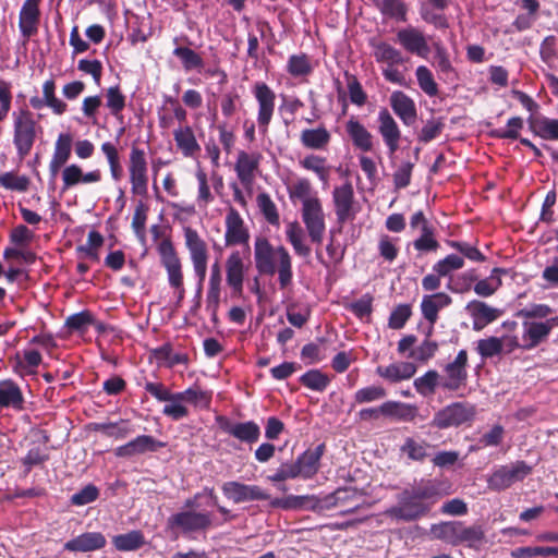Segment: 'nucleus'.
I'll return each mask as SVG.
<instances>
[{
	"label": "nucleus",
	"instance_id": "obj_47",
	"mask_svg": "<svg viewBox=\"0 0 558 558\" xmlns=\"http://www.w3.org/2000/svg\"><path fill=\"white\" fill-rule=\"evenodd\" d=\"M287 239L298 255L307 257L311 254L310 246L305 245L302 241L303 230L296 221L289 223L287 229Z\"/></svg>",
	"mask_w": 558,
	"mask_h": 558
},
{
	"label": "nucleus",
	"instance_id": "obj_11",
	"mask_svg": "<svg viewBox=\"0 0 558 558\" xmlns=\"http://www.w3.org/2000/svg\"><path fill=\"white\" fill-rule=\"evenodd\" d=\"M147 162L142 149L133 147L130 155V181L133 194L147 195Z\"/></svg>",
	"mask_w": 558,
	"mask_h": 558
},
{
	"label": "nucleus",
	"instance_id": "obj_32",
	"mask_svg": "<svg viewBox=\"0 0 558 558\" xmlns=\"http://www.w3.org/2000/svg\"><path fill=\"white\" fill-rule=\"evenodd\" d=\"M434 446L426 440H416L408 437L401 446L400 451L405 454L410 460L416 462H424L427 458L432 457L430 450Z\"/></svg>",
	"mask_w": 558,
	"mask_h": 558
},
{
	"label": "nucleus",
	"instance_id": "obj_35",
	"mask_svg": "<svg viewBox=\"0 0 558 558\" xmlns=\"http://www.w3.org/2000/svg\"><path fill=\"white\" fill-rule=\"evenodd\" d=\"M330 141V133L324 126L305 129L301 133V143L311 149H323Z\"/></svg>",
	"mask_w": 558,
	"mask_h": 558
},
{
	"label": "nucleus",
	"instance_id": "obj_61",
	"mask_svg": "<svg viewBox=\"0 0 558 558\" xmlns=\"http://www.w3.org/2000/svg\"><path fill=\"white\" fill-rule=\"evenodd\" d=\"M173 54L181 59L184 69L187 71L203 65V59L201 56L191 48L177 47L173 50Z\"/></svg>",
	"mask_w": 558,
	"mask_h": 558
},
{
	"label": "nucleus",
	"instance_id": "obj_64",
	"mask_svg": "<svg viewBox=\"0 0 558 558\" xmlns=\"http://www.w3.org/2000/svg\"><path fill=\"white\" fill-rule=\"evenodd\" d=\"M437 350L438 343L426 339L417 348L410 351L409 357L417 362H427L435 355Z\"/></svg>",
	"mask_w": 558,
	"mask_h": 558
},
{
	"label": "nucleus",
	"instance_id": "obj_31",
	"mask_svg": "<svg viewBox=\"0 0 558 558\" xmlns=\"http://www.w3.org/2000/svg\"><path fill=\"white\" fill-rule=\"evenodd\" d=\"M485 539V531L482 525L465 526L460 521V527L457 532L456 546L465 545L470 548L478 549Z\"/></svg>",
	"mask_w": 558,
	"mask_h": 558
},
{
	"label": "nucleus",
	"instance_id": "obj_19",
	"mask_svg": "<svg viewBox=\"0 0 558 558\" xmlns=\"http://www.w3.org/2000/svg\"><path fill=\"white\" fill-rule=\"evenodd\" d=\"M245 266L239 251H234L226 260V280L234 295H242Z\"/></svg>",
	"mask_w": 558,
	"mask_h": 558
},
{
	"label": "nucleus",
	"instance_id": "obj_37",
	"mask_svg": "<svg viewBox=\"0 0 558 558\" xmlns=\"http://www.w3.org/2000/svg\"><path fill=\"white\" fill-rule=\"evenodd\" d=\"M258 158L259 156L251 157L243 150L239 153L235 171L242 183L250 182L253 179L254 171L258 168Z\"/></svg>",
	"mask_w": 558,
	"mask_h": 558
},
{
	"label": "nucleus",
	"instance_id": "obj_59",
	"mask_svg": "<svg viewBox=\"0 0 558 558\" xmlns=\"http://www.w3.org/2000/svg\"><path fill=\"white\" fill-rule=\"evenodd\" d=\"M288 72L293 76H303L312 72V65L306 54H293L289 58Z\"/></svg>",
	"mask_w": 558,
	"mask_h": 558
},
{
	"label": "nucleus",
	"instance_id": "obj_9",
	"mask_svg": "<svg viewBox=\"0 0 558 558\" xmlns=\"http://www.w3.org/2000/svg\"><path fill=\"white\" fill-rule=\"evenodd\" d=\"M161 265L168 274L169 284L172 288H181L183 283L182 265L169 239L162 240L158 245Z\"/></svg>",
	"mask_w": 558,
	"mask_h": 558
},
{
	"label": "nucleus",
	"instance_id": "obj_8",
	"mask_svg": "<svg viewBox=\"0 0 558 558\" xmlns=\"http://www.w3.org/2000/svg\"><path fill=\"white\" fill-rule=\"evenodd\" d=\"M223 495L234 504L248 501H263L270 498L262 487L257 485H246L236 481L226 482L222 487Z\"/></svg>",
	"mask_w": 558,
	"mask_h": 558
},
{
	"label": "nucleus",
	"instance_id": "obj_55",
	"mask_svg": "<svg viewBox=\"0 0 558 558\" xmlns=\"http://www.w3.org/2000/svg\"><path fill=\"white\" fill-rule=\"evenodd\" d=\"M0 185L7 190L25 192L29 185V179L25 175H16L14 172L0 173Z\"/></svg>",
	"mask_w": 558,
	"mask_h": 558
},
{
	"label": "nucleus",
	"instance_id": "obj_12",
	"mask_svg": "<svg viewBox=\"0 0 558 558\" xmlns=\"http://www.w3.org/2000/svg\"><path fill=\"white\" fill-rule=\"evenodd\" d=\"M254 96L258 102L257 122L262 132L266 133L274 114L276 95L266 83L258 82L254 86Z\"/></svg>",
	"mask_w": 558,
	"mask_h": 558
},
{
	"label": "nucleus",
	"instance_id": "obj_20",
	"mask_svg": "<svg viewBox=\"0 0 558 558\" xmlns=\"http://www.w3.org/2000/svg\"><path fill=\"white\" fill-rule=\"evenodd\" d=\"M107 539L100 532H85L68 541L63 548L74 553H87L101 549L106 546Z\"/></svg>",
	"mask_w": 558,
	"mask_h": 558
},
{
	"label": "nucleus",
	"instance_id": "obj_18",
	"mask_svg": "<svg viewBox=\"0 0 558 558\" xmlns=\"http://www.w3.org/2000/svg\"><path fill=\"white\" fill-rule=\"evenodd\" d=\"M250 234L239 211L231 207L226 217V245L246 244Z\"/></svg>",
	"mask_w": 558,
	"mask_h": 558
},
{
	"label": "nucleus",
	"instance_id": "obj_29",
	"mask_svg": "<svg viewBox=\"0 0 558 558\" xmlns=\"http://www.w3.org/2000/svg\"><path fill=\"white\" fill-rule=\"evenodd\" d=\"M24 397L20 387L12 380L0 383V408L22 410Z\"/></svg>",
	"mask_w": 558,
	"mask_h": 558
},
{
	"label": "nucleus",
	"instance_id": "obj_17",
	"mask_svg": "<svg viewBox=\"0 0 558 558\" xmlns=\"http://www.w3.org/2000/svg\"><path fill=\"white\" fill-rule=\"evenodd\" d=\"M465 311L473 318V330L475 331H481L502 314L501 310L489 306L487 303L478 300L470 301L465 306Z\"/></svg>",
	"mask_w": 558,
	"mask_h": 558
},
{
	"label": "nucleus",
	"instance_id": "obj_50",
	"mask_svg": "<svg viewBox=\"0 0 558 558\" xmlns=\"http://www.w3.org/2000/svg\"><path fill=\"white\" fill-rule=\"evenodd\" d=\"M417 84L420 88L427 94L429 97H434L438 94V86L435 82L430 70L425 65L417 66L415 71Z\"/></svg>",
	"mask_w": 558,
	"mask_h": 558
},
{
	"label": "nucleus",
	"instance_id": "obj_24",
	"mask_svg": "<svg viewBox=\"0 0 558 558\" xmlns=\"http://www.w3.org/2000/svg\"><path fill=\"white\" fill-rule=\"evenodd\" d=\"M270 506L283 510H316L317 508H323V506H320V500L313 495H289L282 498H275L270 501Z\"/></svg>",
	"mask_w": 558,
	"mask_h": 558
},
{
	"label": "nucleus",
	"instance_id": "obj_62",
	"mask_svg": "<svg viewBox=\"0 0 558 558\" xmlns=\"http://www.w3.org/2000/svg\"><path fill=\"white\" fill-rule=\"evenodd\" d=\"M387 396L385 388L380 386H368L359 389L354 393V400L356 403H368L377 400H381Z\"/></svg>",
	"mask_w": 558,
	"mask_h": 558
},
{
	"label": "nucleus",
	"instance_id": "obj_27",
	"mask_svg": "<svg viewBox=\"0 0 558 558\" xmlns=\"http://www.w3.org/2000/svg\"><path fill=\"white\" fill-rule=\"evenodd\" d=\"M376 373L390 383H398L413 377L416 366L411 362H398L388 366H378Z\"/></svg>",
	"mask_w": 558,
	"mask_h": 558
},
{
	"label": "nucleus",
	"instance_id": "obj_53",
	"mask_svg": "<svg viewBox=\"0 0 558 558\" xmlns=\"http://www.w3.org/2000/svg\"><path fill=\"white\" fill-rule=\"evenodd\" d=\"M476 350L483 359H490L499 355L504 351V341L497 337L481 339L477 342Z\"/></svg>",
	"mask_w": 558,
	"mask_h": 558
},
{
	"label": "nucleus",
	"instance_id": "obj_44",
	"mask_svg": "<svg viewBox=\"0 0 558 558\" xmlns=\"http://www.w3.org/2000/svg\"><path fill=\"white\" fill-rule=\"evenodd\" d=\"M94 429L116 439H124L132 433L129 422L124 420H120L119 422L96 423Z\"/></svg>",
	"mask_w": 558,
	"mask_h": 558
},
{
	"label": "nucleus",
	"instance_id": "obj_25",
	"mask_svg": "<svg viewBox=\"0 0 558 558\" xmlns=\"http://www.w3.org/2000/svg\"><path fill=\"white\" fill-rule=\"evenodd\" d=\"M325 448V444H319L315 449H307L296 458V462L300 465L299 468L302 471L303 480H310L317 474Z\"/></svg>",
	"mask_w": 558,
	"mask_h": 558
},
{
	"label": "nucleus",
	"instance_id": "obj_21",
	"mask_svg": "<svg viewBox=\"0 0 558 558\" xmlns=\"http://www.w3.org/2000/svg\"><path fill=\"white\" fill-rule=\"evenodd\" d=\"M41 0H25L20 11L19 27L25 38H29L37 33L40 11L39 3Z\"/></svg>",
	"mask_w": 558,
	"mask_h": 558
},
{
	"label": "nucleus",
	"instance_id": "obj_60",
	"mask_svg": "<svg viewBox=\"0 0 558 558\" xmlns=\"http://www.w3.org/2000/svg\"><path fill=\"white\" fill-rule=\"evenodd\" d=\"M448 245L472 262H484L486 259L478 248L469 242L450 240Z\"/></svg>",
	"mask_w": 558,
	"mask_h": 558
},
{
	"label": "nucleus",
	"instance_id": "obj_26",
	"mask_svg": "<svg viewBox=\"0 0 558 558\" xmlns=\"http://www.w3.org/2000/svg\"><path fill=\"white\" fill-rule=\"evenodd\" d=\"M523 350H532L542 343L550 333L551 329L547 322H524Z\"/></svg>",
	"mask_w": 558,
	"mask_h": 558
},
{
	"label": "nucleus",
	"instance_id": "obj_14",
	"mask_svg": "<svg viewBox=\"0 0 558 558\" xmlns=\"http://www.w3.org/2000/svg\"><path fill=\"white\" fill-rule=\"evenodd\" d=\"M165 446V442L157 440L150 435H140L129 442L117 447L114 456L118 458H132L147 452H156Z\"/></svg>",
	"mask_w": 558,
	"mask_h": 558
},
{
	"label": "nucleus",
	"instance_id": "obj_42",
	"mask_svg": "<svg viewBox=\"0 0 558 558\" xmlns=\"http://www.w3.org/2000/svg\"><path fill=\"white\" fill-rule=\"evenodd\" d=\"M530 128L534 134L544 140H558V119L543 118L541 120H530Z\"/></svg>",
	"mask_w": 558,
	"mask_h": 558
},
{
	"label": "nucleus",
	"instance_id": "obj_1",
	"mask_svg": "<svg viewBox=\"0 0 558 558\" xmlns=\"http://www.w3.org/2000/svg\"><path fill=\"white\" fill-rule=\"evenodd\" d=\"M445 483L422 478L397 495V504L386 510V515L396 521L413 522L426 517L433 507L449 492Z\"/></svg>",
	"mask_w": 558,
	"mask_h": 558
},
{
	"label": "nucleus",
	"instance_id": "obj_34",
	"mask_svg": "<svg viewBox=\"0 0 558 558\" xmlns=\"http://www.w3.org/2000/svg\"><path fill=\"white\" fill-rule=\"evenodd\" d=\"M446 378L441 380L440 387L445 390L457 391L465 385L468 379V371L464 367L448 363L445 366Z\"/></svg>",
	"mask_w": 558,
	"mask_h": 558
},
{
	"label": "nucleus",
	"instance_id": "obj_10",
	"mask_svg": "<svg viewBox=\"0 0 558 558\" xmlns=\"http://www.w3.org/2000/svg\"><path fill=\"white\" fill-rule=\"evenodd\" d=\"M396 41L409 53L421 58H427L430 48L424 33L413 26L401 28L397 32Z\"/></svg>",
	"mask_w": 558,
	"mask_h": 558
},
{
	"label": "nucleus",
	"instance_id": "obj_43",
	"mask_svg": "<svg viewBox=\"0 0 558 558\" xmlns=\"http://www.w3.org/2000/svg\"><path fill=\"white\" fill-rule=\"evenodd\" d=\"M174 140L178 147L183 151L185 156H192L195 151L201 149L190 126L175 130Z\"/></svg>",
	"mask_w": 558,
	"mask_h": 558
},
{
	"label": "nucleus",
	"instance_id": "obj_40",
	"mask_svg": "<svg viewBox=\"0 0 558 558\" xmlns=\"http://www.w3.org/2000/svg\"><path fill=\"white\" fill-rule=\"evenodd\" d=\"M459 527L460 521L440 522L430 526V534L435 539L456 546L457 532Z\"/></svg>",
	"mask_w": 558,
	"mask_h": 558
},
{
	"label": "nucleus",
	"instance_id": "obj_6",
	"mask_svg": "<svg viewBox=\"0 0 558 558\" xmlns=\"http://www.w3.org/2000/svg\"><path fill=\"white\" fill-rule=\"evenodd\" d=\"M532 472V468L524 461H517L510 465H501L487 480L488 487L500 492L513 483L522 481Z\"/></svg>",
	"mask_w": 558,
	"mask_h": 558
},
{
	"label": "nucleus",
	"instance_id": "obj_38",
	"mask_svg": "<svg viewBox=\"0 0 558 558\" xmlns=\"http://www.w3.org/2000/svg\"><path fill=\"white\" fill-rule=\"evenodd\" d=\"M435 54H434V66L437 69L441 77L446 81H454L457 78L456 70L453 69L448 53L444 46L440 44H435Z\"/></svg>",
	"mask_w": 558,
	"mask_h": 558
},
{
	"label": "nucleus",
	"instance_id": "obj_33",
	"mask_svg": "<svg viewBox=\"0 0 558 558\" xmlns=\"http://www.w3.org/2000/svg\"><path fill=\"white\" fill-rule=\"evenodd\" d=\"M347 132L351 137L353 145L363 151H369L373 148V135L357 120L350 119L347 123Z\"/></svg>",
	"mask_w": 558,
	"mask_h": 558
},
{
	"label": "nucleus",
	"instance_id": "obj_4",
	"mask_svg": "<svg viewBox=\"0 0 558 558\" xmlns=\"http://www.w3.org/2000/svg\"><path fill=\"white\" fill-rule=\"evenodd\" d=\"M13 144L20 159L29 155L36 140V122L31 111L23 109L14 113Z\"/></svg>",
	"mask_w": 558,
	"mask_h": 558
},
{
	"label": "nucleus",
	"instance_id": "obj_39",
	"mask_svg": "<svg viewBox=\"0 0 558 558\" xmlns=\"http://www.w3.org/2000/svg\"><path fill=\"white\" fill-rule=\"evenodd\" d=\"M374 3L383 15L401 22L407 21L408 8L402 0H375Z\"/></svg>",
	"mask_w": 558,
	"mask_h": 558
},
{
	"label": "nucleus",
	"instance_id": "obj_22",
	"mask_svg": "<svg viewBox=\"0 0 558 558\" xmlns=\"http://www.w3.org/2000/svg\"><path fill=\"white\" fill-rule=\"evenodd\" d=\"M378 121L379 133L383 136L385 144L389 148V153L392 155L399 148V140L401 137L399 126L386 108H383L379 111Z\"/></svg>",
	"mask_w": 558,
	"mask_h": 558
},
{
	"label": "nucleus",
	"instance_id": "obj_49",
	"mask_svg": "<svg viewBox=\"0 0 558 558\" xmlns=\"http://www.w3.org/2000/svg\"><path fill=\"white\" fill-rule=\"evenodd\" d=\"M413 246L421 253L436 252L439 248V242L435 239L434 227H424L421 235L413 241Z\"/></svg>",
	"mask_w": 558,
	"mask_h": 558
},
{
	"label": "nucleus",
	"instance_id": "obj_36",
	"mask_svg": "<svg viewBox=\"0 0 558 558\" xmlns=\"http://www.w3.org/2000/svg\"><path fill=\"white\" fill-rule=\"evenodd\" d=\"M112 543L117 550L131 551L141 548L145 544V541L141 531L133 530L125 534L113 536Z\"/></svg>",
	"mask_w": 558,
	"mask_h": 558
},
{
	"label": "nucleus",
	"instance_id": "obj_52",
	"mask_svg": "<svg viewBox=\"0 0 558 558\" xmlns=\"http://www.w3.org/2000/svg\"><path fill=\"white\" fill-rule=\"evenodd\" d=\"M296 460L293 462H284L276 470L272 475L268 476V480L272 483L284 482L287 480H293L296 477L302 478V471L299 468Z\"/></svg>",
	"mask_w": 558,
	"mask_h": 558
},
{
	"label": "nucleus",
	"instance_id": "obj_51",
	"mask_svg": "<svg viewBox=\"0 0 558 558\" xmlns=\"http://www.w3.org/2000/svg\"><path fill=\"white\" fill-rule=\"evenodd\" d=\"M54 89V81H46L43 86L44 100L46 101V106L51 108L56 114H62L66 110V104L56 97Z\"/></svg>",
	"mask_w": 558,
	"mask_h": 558
},
{
	"label": "nucleus",
	"instance_id": "obj_57",
	"mask_svg": "<svg viewBox=\"0 0 558 558\" xmlns=\"http://www.w3.org/2000/svg\"><path fill=\"white\" fill-rule=\"evenodd\" d=\"M373 296L369 293L362 295L359 300L345 305V308L353 313L357 318L371 316L373 312Z\"/></svg>",
	"mask_w": 558,
	"mask_h": 558
},
{
	"label": "nucleus",
	"instance_id": "obj_16",
	"mask_svg": "<svg viewBox=\"0 0 558 558\" xmlns=\"http://www.w3.org/2000/svg\"><path fill=\"white\" fill-rule=\"evenodd\" d=\"M221 429L230 436L245 444H254L259 439L260 427L254 421L232 423L228 418H220Z\"/></svg>",
	"mask_w": 558,
	"mask_h": 558
},
{
	"label": "nucleus",
	"instance_id": "obj_46",
	"mask_svg": "<svg viewBox=\"0 0 558 558\" xmlns=\"http://www.w3.org/2000/svg\"><path fill=\"white\" fill-rule=\"evenodd\" d=\"M300 383L311 390L323 392L330 383V378L319 369H310L300 377Z\"/></svg>",
	"mask_w": 558,
	"mask_h": 558
},
{
	"label": "nucleus",
	"instance_id": "obj_30",
	"mask_svg": "<svg viewBox=\"0 0 558 558\" xmlns=\"http://www.w3.org/2000/svg\"><path fill=\"white\" fill-rule=\"evenodd\" d=\"M383 416L396 418L398 421H413L417 414V408L412 404L399 401H387L380 405Z\"/></svg>",
	"mask_w": 558,
	"mask_h": 558
},
{
	"label": "nucleus",
	"instance_id": "obj_23",
	"mask_svg": "<svg viewBox=\"0 0 558 558\" xmlns=\"http://www.w3.org/2000/svg\"><path fill=\"white\" fill-rule=\"evenodd\" d=\"M390 106L393 112L405 125H413L417 118L415 102L407 94L396 90L390 96Z\"/></svg>",
	"mask_w": 558,
	"mask_h": 558
},
{
	"label": "nucleus",
	"instance_id": "obj_3",
	"mask_svg": "<svg viewBox=\"0 0 558 558\" xmlns=\"http://www.w3.org/2000/svg\"><path fill=\"white\" fill-rule=\"evenodd\" d=\"M475 414V405L469 402H453L435 413L430 426L438 429L459 427L472 422Z\"/></svg>",
	"mask_w": 558,
	"mask_h": 558
},
{
	"label": "nucleus",
	"instance_id": "obj_63",
	"mask_svg": "<svg viewBox=\"0 0 558 558\" xmlns=\"http://www.w3.org/2000/svg\"><path fill=\"white\" fill-rule=\"evenodd\" d=\"M106 106L113 116L119 114L125 107V96L121 93L118 85L111 86L107 89Z\"/></svg>",
	"mask_w": 558,
	"mask_h": 558
},
{
	"label": "nucleus",
	"instance_id": "obj_13",
	"mask_svg": "<svg viewBox=\"0 0 558 558\" xmlns=\"http://www.w3.org/2000/svg\"><path fill=\"white\" fill-rule=\"evenodd\" d=\"M278 247H274L267 238L257 236L254 243L255 267L260 275L274 276L276 274L275 257Z\"/></svg>",
	"mask_w": 558,
	"mask_h": 558
},
{
	"label": "nucleus",
	"instance_id": "obj_56",
	"mask_svg": "<svg viewBox=\"0 0 558 558\" xmlns=\"http://www.w3.org/2000/svg\"><path fill=\"white\" fill-rule=\"evenodd\" d=\"M464 266L462 256L450 254L433 266V270L439 276H448L451 271L461 269Z\"/></svg>",
	"mask_w": 558,
	"mask_h": 558
},
{
	"label": "nucleus",
	"instance_id": "obj_45",
	"mask_svg": "<svg viewBox=\"0 0 558 558\" xmlns=\"http://www.w3.org/2000/svg\"><path fill=\"white\" fill-rule=\"evenodd\" d=\"M278 275L280 288H287L292 281L291 256L284 246H278Z\"/></svg>",
	"mask_w": 558,
	"mask_h": 558
},
{
	"label": "nucleus",
	"instance_id": "obj_7",
	"mask_svg": "<svg viewBox=\"0 0 558 558\" xmlns=\"http://www.w3.org/2000/svg\"><path fill=\"white\" fill-rule=\"evenodd\" d=\"M302 219L311 241L320 244L325 233V216L319 199L305 201L302 208Z\"/></svg>",
	"mask_w": 558,
	"mask_h": 558
},
{
	"label": "nucleus",
	"instance_id": "obj_48",
	"mask_svg": "<svg viewBox=\"0 0 558 558\" xmlns=\"http://www.w3.org/2000/svg\"><path fill=\"white\" fill-rule=\"evenodd\" d=\"M440 375L437 371H427L423 376L415 378L414 387L422 396L432 395L435 392L436 387L440 386Z\"/></svg>",
	"mask_w": 558,
	"mask_h": 558
},
{
	"label": "nucleus",
	"instance_id": "obj_28",
	"mask_svg": "<svg viewBox=\"0 0 558 558\" xmlns=\"http://www.w3.org/2000/svg\"><path fill=\"white\" fill-rule=\"evenodd\" d=\"M185 244L189 248L191 260L193 264L207 263L208 251L207 245L203 239L198 235L197 231L191 227L184 228Z\"/></svg>",
	"mask_w": 558,
	"mask_h": 558
},
{
	"label": "nucleus",
	"instance_id": "obj_54",
	"mask_svg": "<svg viewBox=\"0 0 558 558\" xmlns=\"http://www.w3.org/2000/svg\"><path fill=\"white\" fill-rule=\"evenodd\" d=\"M257 205L265 219L272 226L279 225V214L275 203L271 201L267 193H259L257 195Z\"/></svg>",
	"mask_w": 558,
	"mask_h": 558
},
{
	"label": "nucleus",
	"instance_id": "obj_15",
	"mask_svg": "<svg viewBox=\"0 0 558 558\" xmlns=\"http://www.w3.org/2000/svg\"><path fill=\"white\" fill-rule=\"evenodd\" d=\"M332 196L337 222L343 225L348 220H353L355 218V211L353 209L354 191L352 184L345 182L343 185L335 187Z\"/></svg>",
	"mask_w": 558,
	"mask_h": 558
},
{
	"label": "nucleus",
	"instance_id": "obj_41",
	"mask_svg": "<svg viewBox=\"0 0 558 558\" xmlns=\"http://www.w3.org/2000/svg\"><path fill=\"white\" fill-rule=\"evenodd\" d=\"M374 57L378 62H385L389 65L402 64L405 60L400 50L387 44L380 41L374 45Z\"/></svg>",
	"mask_w": 558,
	"mask_h": 558
},
{
	"label": "nucleus",
	"instance_id": "obj_58",
	"mask_svg": "<svg viewBox=\"0 0 558 558\" xmlns=\"http://www.w3.org/2000/svg\"><path fill=\"white\" fill-rule=\"evenodd\" d=\"M523 128V119L512 117L507 122V129H497L492 131V136L500 140H517L519 131Z\"/></svg>",
	"mask_w": 558,
	"mask_h": 558
},
{
	"label": "nucleus",
	"instance_id": "obj_5",
	"mask_svg": "<svg viewBox=\"0 0 558 558\" xmlns=\"http://www.w3.org/2000/svg\"><path fill=\"white\" fill-rule=\"evenodd\" d=\"M211 525L210 513L185 510L170 515L167 526L170 530H178L183 534L206 531Z\"/></svg>",
	"mask_w": 558,
	"mask_h": 558
},
{
	"label": "nucleus",
	"instance_id": "obj_2",
	"mask_svg": "<svg viewBox=\"0 0 558 558\" xmlns=\"http://www.w3.org/2000/svg\"><path fill=\"white\" fill-rule=\"evenodd\" d=\"M211 401V392L202 390L198 386H193L181 392H174V403H168L163 407L162 413L172 418L180 421L189 416V409L184 403L194 407L208 408Z\"/></svg>",
	"mask_w": 558,
	"mask_h": 558
}]
</instances>
